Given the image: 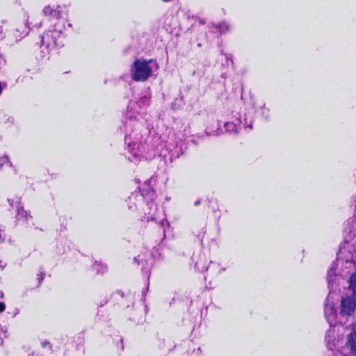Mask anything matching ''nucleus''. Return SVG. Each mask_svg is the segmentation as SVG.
Here are the masks:
<instances>
[{
    "mask_svg": "<svg viewBox=\"0 0 356 356\" xmlns=\"http://www.w3.org/2000/svg\"><path fill=\"white\" fill-rule=\"evenodd\" d=\"M249 127H250V129H252V124H251L249 125Z\"/></svg>",
    "mask_w": 356,
    "mask_h": 356,
    "instance_id": "nucleus-24",
    "label": "nucleus"
},
{
    "mask_svg": "<svg viewBox=\"0 0 356 356\" xmlns=\"http://www.w3.org/2000/svg\"><path fill=\"white\" fill-rule=\"evenodd\" d=\"M147 194L149 195L151 199H152L154 197V192L152 190L148 191Z\"/></svg>",
    "mask_w": 356,
    "mask_h": 356,
    "instance_id": "nucleus-21",
    "label": "nucleus"
},
{
    "mask_svg": "<svg viewBox=\"0 0 356 356\" xmlns=\"http://www.w3.org/2000/svg\"><path fill=\"white\" fill-rule=\"evenodd\" d=\"M8 201L11 207H16V218L17 220H24L25 222H28L32 218L31 214L24 209L20 197H15L13 199H8Z\"/></svg>",
    "mask_w": 356,
    "mask_h": 356,
    "instance_id": "nucleus-6",
    "label": "nucleus"
},
{
    "mask_svg": "<svg viewBox=\"0 0 356 356\" xmlns=\"http://www.w3.org/2000/svg\"><path fill=\"white\" fill-rule=\"evenodd\" d=\"M216 28L220 31V33H225L227 31H229L230 26L226 22H222L221 23L217 24Z\"/></svg>",
    "mask_w": 356,
    "mask_h": 356,
    "instance_id": "nucleus-15",
    "label": "nucleus"
},
{
    "mask_svg": "<svg viewBox=\"0 0 356 356\" xmlns=\"http://www.w3.org/2000/svg\"><path fill=\"white\" fill-rule=\"evenodd\" d=\"M225 129L229 133H236L238 130L239 122H228L225 124Z\"/></svg>",
    "mask_w": 356,
    "mask_h": 356,
    "instance_id": "nucleus-14",
    "label": "nucleus"
},
{
    "mask_svg": "<svg viewBox=\"0 0 356 356\" xmlns=\"http://www.w3.org/2000/svg\"><path fill=\"white\" fill-rule=\"evenodd\" d=\"M38 279L39 281V284H40L44 279V273H41L40 274H38Z\"/></svg>",
    "mask_w": 356,
    "mask_h": 356,
    "instance_id": "nucleus-19",
    "label": "nucleus"
},
{
    "mask_svg": "<svg viewBox=\"0 0 356 356\" xmlns=\"http://www.w3.org/2000/svg\"><path fill=\"white\" fill-rule=\"evenodd\" d=\"M325 316L330 324V325L334 326L336 323V310L332 304H329L327 302L325 306Z\"/></svg>",
    "mask_w": 356,
    "mask_h": 356,
    "instance_id": "nucleus-9",
    "label": "nucleus"
},
{
    "mask_svg": "<svg viewBox=\"0 0 356 356\" xmlns=\"http://www.w3.org/2000/svg\"><path fill=\"white\" fill-rule=\"evenodd\" d=\"M145 256L138 255L137 257H135V261L138 264H142L144 260Z\"/></svg>",
    "mask_w": 356,
    "mask_h": 356,
    "instance_id": "nucleus-18",
    "label": "nucleus"
},
{
    "mask_svg": "<svg viewBox=\"0 0 356 356\" xmlns=\"http://www.w3.org/2000/svg\"><path fill=\"white\" fill-rule=\"evenodd\" d=\"M126 133L124 141L131 153V156H129L130 161L138 163L143 160L149 161L156 156L160 143L159 137L147 136L142 142V137L139 134L132 133L131 129Z\"/></svg>",
    "mask_w": 356,
    "mask_h": 356,
    "instance_id": "nucleus-1",
    "label": "nucleus"
},
{
    "mask_svg": "<svg viewBox=\"0 0 356 356\" xmlns=\"http://www.w3.org/2000/svg\"><path fill=\"white\" fill-rule=\"evenodd\" d=\"M335 271L336 268L334 265H332L327 271V283L329 287L333 286L339 279V277L336 274Z\"/></svg>",
    "mask_w": 356,
    "mask_h": 356,
    "instance_id": "nucleus-12",
    "label": "nucleus"
},
{
    "mask_svg": "<svg viewBox=\"0 0 356 356\" xmlns=\"http://www.w3.org/2000/svg\"><path fill=\"white\" fill-rule=\"evenodd\" d=\"M43 14L49 17L51 21L49 29H55L57 28L56 24L59 22H63L64 30L65 29V19L63 17V11L60 6H46L42 10Z\"/></svg>",
    "mask_w": 356,
    "mask_h": 356,
    "instance_id": "nucleus-5",
    "label": "nucleus"
},
{
    "mask_svg": "<svg viewBox=\"0 0 356 356\" xmlns=\"http://www.w3.org/2000/svg\"><path fill=\"white\" fill-rule=\"evenodd\" d=\"M147 205L149 206V209L150 211L147 213V220H156V217L155 216V212L157 210V206L152 202L150 203H147Z\"/></svg>",
    "mask_w": 356,
    "mask_h": 356,
    "instance_id": "nucleus-13",
    "label": "nucleus"
},
{
    "mask_svg": "<svg viewBox=\"0 0 356 356\" xmlns=\"http://www.w3.org/2000/svg\"><path fill=\"white\" fill-rule=\"evenodd\" d=\"M0 169L2 168L3 165L5 163H8L10 167L13 168L15 174L17 173V170L16 168L13 165V163L9 161L8 156L7 155H4L3 156L0 158Z\"/></svg>",
    "mask_w": 356,
    "mask_h": 356,
    "instance_id": "nucleus-16",
    "label": "nucleus"
},
{
    "mask_svg": "<svg viewBox=\"0 0 356 356\" xmlns=\"http://www.w3.org/2000/svg\"><path fill=\"white\" fill-rule=\"evenodd\" d=\"M55 29H48L41 36V46L40 57L42 60H48L51 51L56 47L63 46V22L56 24Z\"/></svg>",
    "mask_w": 356,
    "mask_h": 356,
    "instance_id": "nucleus-2",
    "label": "nucleus"
},
{
    "mask_svg": "<svg viewBox=\"0 0 356 356\" xmlns=\"http://www.w3.org/2000/svg\"><path fill=\"white\" fill-rule=\"evenodd\" d=\"M93 267L99 273H103L106 268V266L100 262H95Z\"/></svg>",
    "mask_w": 356,
    "mask_h": 356,
    "instance_id": "nucleus-17",
    "label": "nucleus"
},
{
    "mask_svg": "<svg viewBox=\"0 0 356 356\" xmlns=\"http://www.w3.org/2000/svg\"><path fill=\"white\" fill-rule=\"evenodd\" d=\"M144 201L143 193L134 192L129 197L127 204L130 210H135Z\"/></svg>",
    "mask_w": 356,
    "mask_h": 356,
    "instance_id": "nucleus-8",
    "label": "nucleus"
},
{
    "mask_svg": "<svg viewBox=\"0 0 356 356\" xmlns=\"http://www.w3.org/2000/svg\"><path fill=\"white\" fill-rule=\"evenodd\" d=\"M165 223H167V222H166V221H165V220H162V222H161V225H162V226H163V225H164V224H165Z\"/></svg>",
    "mask_w": 356,
    "mask_h": 356,
    "instance_id": "nucleus-22",
    "label": "nucleus"
},
{
    "mask_svg": "<svg viewBox=\"0 0 356 356\" xmlns=\"http://www.w3.org/2000/svg\"><path fill=\"white\" fill-rule=\"evenodd\" d=\"M355 299L353 297H342L340 305V314L342 316H351L355 312Z\"/></svg>",
    "mask_w": 356,
    "mask_h": 356,
    "instance_id": "nucleus-7",
    "label": "nucleus"
},
{
    "mask_svg": "<svg viewBox=\"0 0 356 356\" xmlns=\"http://www.w3.org/2000/svg\"><path fill=\"white\" fill-rule=\"evenodd\" d=\"M325 341L327 343V347L332 350L334 349L338 344L339 340L336 339L335 337V332L334 329H330L326 334Z\"/></svg>",
    "mask_w": 356,
    "mask_h": 356,
    "instance_id": "nucleus-10",
    "label": "nucleus"
},
{
    "mask_svg": "<svg viewBox=\"0 0 356 356\" xmlns=\"http://www.w3.org/2000/svg\"><path fill=\"white\" fill-rule=\"evenodd\" d=\"M6 305L3 302H0V313L5 310Z\"/></svg>",
    "mask_w": 356,
    "mask_h": 356,
    "instance_id": "nucleus-20",
    "label": "nucleus"
},
{
    "mask_svg": "<svg viewBox=\"0 0 356 356\" xmlns=\"http://www.w3.org/2000/svg\"><path fill=\"white\" fill-rule=\"evenodd\" d=\"M199 204V201L195 202V204L197 205Z\"/></svg>",
    "mask_w": 356,
    "mask_h": 356,
    "instance_id": "nucleus-23",
    "label": "nucleus"
},
{
    "mask_svg": "<svg viewBox=\"0 0 356 356\" xmlns=\"http://www.w3.org/2000/svg\"><path fill=\"white\" fill-rule=\"evenodd\" d=\"M346 346L351 352L356 353V330H353L348 336Z\"/></svg>",
    "mask_w": 356,
    "mask_h": 356,
    "instance_id": "nucleus-11",
    "label": "nucleus"
},
{
    "mask_svg": "<svg viewBox=\"0 0 356 356\" xmlns=\"http://www.w3.org/2000/svg\"><path fill=\"white\" fill-rule=\"evenodd\" d=\"M157 68L156 63L152 59L136 60L134 63L132 78L136 81H145L152 75L154 69Z\"/></svg>",
    "mask_w": 356,
    "mask_h": 356,
    "instance_id": "nucleus-4",
    "label": "nucleus"
},
{
    "mask_svg": "<svg viewBox=\"0 0 356 356\" xmlns=\"http://www.w3.org/2000/svg\"><path fill=\"white\" fill-rule=\"evenodd\" d=\"M148 103L149 99L146 97H141L137 102H129L126 113V120L124 124L126 132H129L133 126L136 127L142 124L143 120L142 109Z\"/></svg>",
    "mask_w": 356,
    "mask_h": 356,
    "instance_id": "nucleus-3",
    "label": "nucleus"
}]
</instances>
